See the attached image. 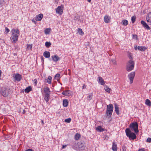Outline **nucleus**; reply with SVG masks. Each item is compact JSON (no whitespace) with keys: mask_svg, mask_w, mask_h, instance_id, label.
<instances>
[{"mask_svg":"<svg viewBox=\"0 0 151 151\" xmlns=\"http://www.w3.org/2000/svg\"><path fill=\"white\" fill-rule=\"evenodd\" d=\"M25 151H34L33 150H32L29 149Z\"/></svg>","mask_w":151,"mask_h":151,"instance_id":"55","label":"nucleus"},{"mask_svg":"<svg viewBox=\"0 0 151 151\" xmlns=\"http://www.w3.org/2000/svg\"><path fill=\"white\" fill-rule=\"evenodd\" d=\"M135 50H136L137 49V47L136 46V47H135Z\"/></svg>","mask_w":151,"mask_h":151,"instance_id":"60","label":"nucleus"},{"mask_svg":"<svg viewBox=\"0 0 151 151\" xmlns=\"http://www.w3.org/2000/svg\"><path fill=\"white\" fill-rule=\"evenodd\" d=\"M12 31H14V32L17 33V34H19V29H13L12 30Z\"/></svg>","mask_w":151,"mask_h":151,"instance_id":"38","label":"nucleus"},{"mask_svg":"<svg viewBox=\"0 0 151 151\" xmlns=\"http://www.w3.org/2000/svg\"><path fill=\"white\" fill-rule=\"evenodd\" d=\"M78 31L79 35H84V32H83L82 29L78 28Z\"/></svg>","mask_w":151,"mask_h":151,"instance_id":"31","label":"nucleus"},{"mask_svg":"<svg viewBox=\"0 0 151 151\" xmlns=\"http://www.w3.org/2000/svg\"><path fill=\"white\" fill-rule=\"evenodd\" d=\"M78 148L81 150L83 149L84 148V144L82 142H78Z\"/></svg>","mask_w":151,"mask_h":151,"instance_id":"12","label":"nucleus"},{"mask_svg":"<svg viewBox=\"0 0 151 151\" xmlns=\"http://www.w3.org/2000/svg\"><path fill=\"white\" fill-rule=\"evenodd\" d=\"M134 62L131 60H130L127 63V70L129 72L132 70L134 67Z\"/></svg>","mask_w":151,"mask_h":151,"instance_id":"2","label":"nucleus"},{"mask_svg":"<svg viewBox=\"0 0 151 151\" xmlns=\"http://www.w3.org/2000/svg\"><path fill=\"white\" fill-rule=\"evenodd\" d=\"M34 83L35 84V85L36 86L37 83V80L36 79H35L34 80Z\"/></svg>","mask_w":151,"mask_h":151,"instance_id":"49","label":"nucleus"},{"mask_svg":"<svg viewBox=\"0 0 151 151\" xmlns=\"http://www.w3.org/2000/svg\"><path fill=\"white\" fill-rule=\"evenodd\" d=\"M122 24L124 25H127L128 24L127 20L125 19L122 20Z\"/></svg>","mask_w":151,"mask_h":151,"instance_id":"33","label":"nucleus"},{"mask_svg":"<svg viewBox=\"0 0 151 151\" xmlns=\"http://www.w3.org/2000/svg\"><path fill=\"white\" fill-rule=\"evenodd\" d=\"M47 82L49 84H51L52 80V77L50 76H49L48 78L46 79Z\"/></svg>","mask_w":151,"mask_h":151,"instance_id":"29","label":"nucleus"},{"mask_svg":"<svg viewBox=\"0 0 151 151\" xmlns=\"http://www.w3.org/2000/svg\"><path fill=\"white\" fill-rule=\"evenodd\" d=\"M138 151H145L144 149L143 148H142L141 149H140L138 150Z\"/></svg>","mask_w":151,"mask_h":151,"instance_id":"48","label":"nucleus"},{"mask_svg":"<svg viewBox=\"0 0 151 151\" xmlns=\"http://www.w3.org/2000/svg\"><path fill=\"white\" fill-rule=\"evenodd\" d=\"M130 128L132 129L136 133L138 132V124L137 122L133 123L130 125Z\"/></svg>","mask_w":151,"mask_h":151,"instance_id":"3","label":"nucleus"},{"mask_svg":"<svg viewBox=\"0 0 151 151\" xmlns=\"http://www.w3.org/2000/svg\"><path fill=\"white\" fill-rule=\"evenodd\" d=\"M60 76V75L59 73H57L55 76V79L58 81L59 79Z\"/></svg>","mask_w":151,"mask_h":151,"instance_id":"34","label":"nucleus"},{"mask_svg":"<svg viewBox=\"0 0 151 151\" xmlns=\"http://www.w3.org/2000/svg\"><path fill=\"white\" fill-rule=\"evenodd\" d=\"M132 38L133 39H134L135 40H137V35H132Z\"/></svg>","mask_w":151,"mask_h":151,"instance_id":"43","label":"nucleus"},{"mask_svg":"<svg viewBox=\"0 0 151 151\" xmlns=\"http://www.w3.org/2000/svg\"><path fill=\"white\" fill-rule=\"evenodd\" d=\"M32 47V45L27 44V48L28 49H31Z\"/></svg>","mask_w":151,"mask_h":151,"instance_id":"40","label":"nucleus"},{"mask_svg":"<svg viewBox=\"0 0 151 151\" xmlns=\"http://www.w3.org/2000/svg\"><path fill=\"white\" fill-rule=\"evenodd\" d=\"M62 94L63 95L69 96L72 95V92L70 90H66L63 92Z\"/></svg>","mask_w":151,"mask_h":151,"instance_id":"8","label":"nucleus"},{"mask_svg":"<svg viewBox=\"0 0 151 151\" xmlns=\"http://www.w3.org/2000/svg\"><path fill=\"white\" fill-rule=\"evenodd\" d=\"M86 88V86L85 84H84L82 87L83 89H84Z\"/></svg>","mask_w":151,"mask_h":151,"instance_id":"52","label":"nucleus"},{"mask_svg":"<svg viewBox=\"0 0 151 151\" xmlns=\"http://www.w3.org/2000/svg\"><path fill=\"white\" fill-rule=\"evenodd\" d=\"M68 101L67 99L64 100L63 101V105L64 107H67L68 105Z\"/></svg>","mask_w":151,"mask_h":151,"instance_id":"23","label":"nucleus"},{"mask_svg":"<svg viewBox=\"0 0 151 151\" xmlns=\"http://www.w3.org/2000/svg\"><path fill=\"white\" fill-rule=\"evenodd\" d=\"M32 22H33V23H34L35 24H36V22L35 20L33 19H32Z\"/></svg>","mask_w":151,"mask_h":151,"instance_id":"53","label":"nucleus"},{"mask_svg":"<svg viewBox=\"0 0 151 151\" xmlns=\"http://www.w3.org/2000/svg\"><path fill=\"white\" fill-rule=\"evenodd\" d=\"M122 151H126V147L124 145L122 147Z\"/></svg>","mask_w":151,"mask_h":151,"instance_id":"44","label":"nucleus"},{"mask_svg":"<svg viewBox=\"0 0 151 151\" xmlns=\"http://www.w3.org/2000/svg\"><path fill=\"white\" fill-rule=\"evenodd\" d=\"M99 81L98 82L100 84L102 85H104L105 84V82L104 80L101 77H98Z\"/></svg>","mask_w":151,"mask_h":151,"instance_id":"16","label":"nucleus"},{"mask_svg":"<svg viewBox=\"0 0 151 151\" xmlns=\"http://www.w3.org/2000/svg\"><path fill=\"white\" fill-rule=\"evenodd\" d=\"M63 10H56V13L58 14L59 15L61 14L63 12Z\"/></svg>","mask_w":151,"mask_h":151,"instance_id":"37","label":"nucleus"},{"mask_svg":"<svg viewBox=\"0 0 151 151\" xmlns=\"http://www.w3.org/2000/svg\"><path fill=\"white\" fill-rule=\"evenodd\" d=\"M43 15L42 14H40L37 15L36 16L35 19L36 21H40L43 17Z\"/></svg>","mask_w":151,"mask_h":151,"instance_id":"10","label":"nucleus"},{"mask_svg":"<svg viewBox=\"0 0 151 151\" xmlns=\"http://www.w3.org/2000/svg\"><path fill=\"white\" fill-rule=\"evenodd\" d=\"M125 132L126 135L129 138L133 140L134 139L136 138L135 134L133 132H131L129 128H127L125 130Z\"/></svg>","mask_w":151,"mask_h":151,"instance_id":"1","label":"nucleus"},{"mask_svg":"<svg viewBox=\"0 0 151 151\" xmlns=\"http://www.w3.org/2000/svg\"><path fill=\"white\" fill-rule=\"evenodd\" d=\"M113 106L111 104H110L109 105L107 106V110L111 111H113Z\"/></svg>","mask_w":151,"mask_h":151,"instance_id":"13","label":"nucleus"},{"mask_svg":"<svg viewBox=\"0 0 151 151\" xmlns=\"http://www.w3.org/2000/svg\"><path fill=\"white\" fill-rule=\"evenodd\" d=\"M51 58L55 62H57L59 60L60 58L56 55L52 56Z\"/></svg>","mask_w":151,"mask_h":151,"instance_id":"14","label":"nucleus"},{"mask_svg":"<svg viewBox=\"0 0 151 151\" xmlns=\"http://www.w3.org/2000/svg\"><path fill=\"white\" fill-rule=\"evenodd\" d=\"M131 20L132 23H134L135 21V18L134 17H132L131 18Z\"/></svg>","mask_w":151,"mask_h":151,"instance_id":"42","label":"nucleus"},{"mask_svg":"<svg viewBox=\"0 0 151 151\" xmlns=\"http://www.w3.org/2000/svg\"><path fill=\"white\" fill-rule=\"evenodd\" d=\"M88 96H87V98L88 100H90L92 98L93 94L92 93H90L88 94Z\"/></svg>","mask_w":151,"mask_h":151,"instance_id":"35","label":"nucleus"},{"mask_svg":"<svg viewBox=\"0 0 151 151\" xmlns=\"http://www.w3.org/2000/svg\"><path fill=\"white\" fill-rule=\"evenodd\" d=\"M147 22L149 25L151 24V12H149L147 14L146 18Z\"/></svg>","mask_w":151,"mask_h":151,"instance_id":"7","label":"nucleus"},{"mask_svg":"<svg viewBox=\"0 0 151 151\" xmlns=\"http://www.w3.org/2000/svg\"><path fill=\"white\" fill-rule=\"evenodd\" d=\"M71 121V119L70 118H69L65 120V122L66 123H69Z\"/></svg>","mask_w":151,"mask_h":151,"instance_id":"39","label":"nucleus"},{"mask_svg":"<svg viewBox=\"0 0 151 151\" xmlns=\"http://www.w3.org/2000/svg\"><path fill=\"white\" fill-rule=\"evenodd\" d=\"M115 111L117 115H119V107L116 104H115Z\"/></svg>","mask_w":151,"mask_h":151,"instance_id":"24","label":"nucleus"},{"mask_svg":"<svg viewBox=\"0 0 151 151\" xmlns=\"http://www.w3.org/2000/svg\"><path fill=\"white\" fill-rule=\"evenodd\" d=\"M1 93L4 97H7L9 94L8 90L6 89H3L1 91Z\"/></svg>","mask_w":151,"mask_h":151,"instance_id":"6","label":"nucleus"},{"mask_svg":"<svg viewBox=\"0 0 151 151\" xmlns=\"http://www.w3.org/2000/svg\"><path fill=\"white\" fill-rule=\"evenodd\" d=\"M63 9V5L58 6L56 9Z\"/></svg>","mask_w":151,"mask_h":151,"instance_id":"41","label":"nucleus"},{"mask_svg":"<svg viewBox=\"0 0 151 151\" xmlns=\"http://www.w3.org/2000/svg\"><path fill=\"white\" fill-rule=\"evenodd\" d=\"M43 56L46 58H49L50 56V52L48 51H45L43 53Z\"/></svg>","mask_w":151,"mask_h":151,"instance_id":"17","label":"nucleus"},{"mask_svg":"<svg viewBox=\"0 0 151 151\" xmlns=\"http://www.w3.org/2000/svg\"><path fill=\"white\" fill-rule=\"evenodd\" d=\"M89 2H90L91 1V0H87Z\"/></svg>","mask_w":151,"mask_h":151,"instance_id":"59","label":"nucleus"},{"mask_svg":"<svg viewBox=\"0 0 151 151\" xmlns=\"http://www.w3.org/2000/svg\"><path fill=\"white\" fill-rule=\"evenodd\" d=\"M41 122H42V124H44V122L43 121V120H41Z\"/></svg>","mask_w":151,"mask_h":151,"instance_id":"57","label":"nucleus"},{"mask_svg":"<svg viewBox=\"0 0 151 151\" xmlns=\"http://www.w3.org/2000/svg\"><path fill=\"white\" fill-rule=\"evenodd\" d=\"M135 75V73L134 72H131L128 75V77L129 78L130 81V83L131 84L133 83V79Z\"/></svg>","mask_w":151,"mask_h":151,"instance_id":"5","label":"nucleus"},{"mask_svg":"<svg viewBox=\"0 0 151 151\" xmlns=\"http://www.w3.org/2000/svg\"><path fill=\"white\" fill-rule=\"evenodd\" d=\"M51 29L50 28H46L44 30V32L45 34H49L50 32Z\"/></svg>","mask_w":151,"mask_h":151,"instance_id":"28","label":"nucleus"},{"mask_svg":"<svg viewBox=\"0 0 151 151\" xmlns=\"http://www.w3.org/2000/svg\"><path fill=\"white\" fill-rule=\"evenodd\" d=\"M44 92L45 93V94H46L47 93H50V91L49 88H45L44 90Z\"/></svg>","mask_w":151,"mask_h":151,"instance_id":"32","label":"nucleus"},{"mask_svg":"<svg viewBox=\"0 0 151 151\" xmlns=\"http://www.w3.org/2000/svg\"><path fill=\"white\" fill-rule=\"evenodd\" d=\"M5 30L6 32V34H7L10 31L9 29L7 27H6Z\"/></svg>","mask_w":151,"mask_h":151,"instance_id":"45","label":"nucleus"},{"mask_svg":"<svg viewBox=\"0 0 151 151\" xmlns=\"http://www.w3.org/2000/svg\"><path fill=\"white\" fill-rule=\"evenodd\" d=\"M111 62H112L113 64L115 65L116 64V60L115 59H113L111 60Z\"/></svg>","mask_w":151,"mask_h":151,"instance_id":"46","label":"nucleus"},{"mask_svg":"<svg viewBox=\"0 0 151 151\" xmlns=\"http://www.w3.org/2000/svg\"><path fill=\"white\" fill-rule=\"evenodd\" d=\"M96 130L100 132H103L105 130L104 129L102 128L101 126H99L96 127Z\"/></svg>","mask_w":151,"mask_h":151,"instance_id":"22","label":"nucleus"},{"mask_svg":"<svg viewBox=\"0 0 151 151\" xmlns=\"http://www.w3.org/2000/svg\"><path fill=\"white\" fill-rule=\"evenodd\" d=\"M41 60H42V62H43L44 61V58L42 56L41 57Z\"/></svg>","mask_w":151,"mask_h":151,"instance_id":"50","label":"nucleus"},{"mask_svg":"<svg viewBox=\"0 0 151 151\" xmlns=\"http://www.w3.org/2000/svg\"><path fill=\"white\" fill-rule=\"evenodd\" d=\"M145 104L147 105L150 106H151V102L148 99H146L145 100Z\"/></svg>","mask_w":151,"mask_h":151,"instance_id":"27","label":"nucleus"},{"mask_svg":"<svg viewBox=\"0 0 151 151\" xmlns=\"http://www.w3.org/2000/svg\"><path fill=\"white\" fill-rule=\"evenodd\" d=\"M81 135L79 133H76L74 136V139L76 140H78L80 138Z\"/></svg>","mask_w":151,"mask_h":151,"instance_id":"25","label":"nucleus"},{"mask_svg":"<svg viewBox=\"0 0 151 151\" xmlns=\"http://www.w3.org/2000/svg\"><path fill=\"white\" fill-rule=\"evenodd\" d=\"M18 35L14 33L13 32L12 33V35L11 37V40H12L13 42L15 43L18 40Z\"/></svg>","mask_w":151,"mask_h":151,"instance_id":"4","label":"nucleus"},{"mask_svg":"<svg viewBox=\"0 0 151 151\" xmlns=\"http://www.w3.org/2000/svg\"><path fill=\"white\" fill-rule=\"evenodd\" d=\"M147 142H151V138H148L147 139Z\"/></svg>","mask_w":151,"mask_h":151,"instance_id":"47","label":"nucleus"},{"mask_svg":"<svg viewBox=\"0 0 151 151\" xmlns=\"http://www.w3.org/2000/svg\"><path fill=\"white\" fill-rule=\"evenodd\" d=\"M45 45L47 47H49L51 45V43L50 42H46Z\"/></svg>","mask_w":151,"mask_h":151,"instance_id":"36","label":"nucleus"},{"mask_svg":"<svg viewBox=\"0 0 151 151\" xmlns=\"http://www.w3.org/2000/svg\"><path fill=\"white\" fill-rule=\"evenodd\" d=\"M137 49L139 50L142 51H144L147 49V48L144 46H138Z\"/></svg>","mask_w":151,"mask_h":151,"instance_id":"19","label":"nucleus"},{"mask_svg":"<svg viewBox=\"0 0 151 151\" xmlns=\"http://www.w3.org/2000/svg\"><path fill=\"white\" fill-rule=\"evenodd\" d=\"M66 146V145H63V147H62V148H65Z\"/></svg>","mask_w":151,"mask_h":151,"instance_id":"54","label":"nucleus"},{"mask_svg":"<svg viewBox=\"0 0 151 151\" xmlns=\"http://www.w3.org/2000/svg\"><path fill=\"white\" fill-rule=\"evenodd\" d=\"M14 78L17 81H20L22 79L21 76L19 73H17L15 75Z\"/></svg>","mask_w":151,"mask_h":151,"instance_id":"11","label":"nucleus"},{"mask_svg":"<svg viewBox=\"0 0 151 151\" xmlns=\"http://www.w3.org/2000/svg\"><path fill=\"white\" fill-rule=\"evenodd\" d=\"M110 17L106 15L104 17V21L105 23H108L109 22Z\"/></svg>","mask_w":151,"mask_h":151,"instance_id":"18","label":"nucleus"},{"mask_svg":"<svg viewBox=\"0 0 151 151\" xmlns=\"http://www.w3.org/2000/svg\"><path fill=\"white\" fill-rule=\"evenodd\" d=\"M25 110H24L23 111V113L24 114L25 113Z\"/></svg>","mask_w":151,"mask_h":151,"instance_id":"58","label":"nucleus"},{"mask_svg":"<svg viewBox=\"0 0 151 151\" xmlns=\"http://www.w3.org/2000/svg\"><path fill=\"white\" fill-rule=\"evenodd\" d=\"M112 149L113 151H117V145L114 142L113 143Z\"/></svg>","mask_w":151,"mask_h":151,"instance_id":"21","label":"nucleus"},{"mask_svg":"<svg viewBox=\"0 0 151 151\" xmlns=\"http://www.w3.org/2000/svg\"><path fill=\"white\" fill-rule=\"evenodd\" d=\"M129 59H132V57L131 55H129Z\"/></svg>","mask_w":151,"mask_h":151,"instance_id":"56","label":"nucleus"},{"mask_svg":"<svg viewBox=\"0 0 151 151\" xmlns=\"http://www.w3.org/2000/svg\"><path fill=\"white\" fill-rule=\"evenodd\" d=\"M112 112L113 111H112L106 110V113L107 115V117L108 118H109L111 117Z\"/></svg>","mask_w":151,"mask_h":151,"instance_id":"15","label":"nucleus"},{"mask_svg":"<svg viewBox=\"0 0 151 151\" xmlns=\"http://www.w3.org/2000/svg\"><path fill=\"white\" fill-rule=\"evenodd\" d=\"M32 90V88L30 86L27 87L24 90L25 93H28Z\"/></svg>","mask_w":151,"mask_h":151,"instance_id":"26","label":"nucleus"},{"mask_svg":"<svg viewBox=\"0 0 151 151\" xmlns=\"http://www.w3.org/2000/svg\"><path fill=\"white\" fill-rule=\"evenodd\" d=\"M141 24L143 26L146 28L147 29L150 30V27H149L147 24L144 21H141Z\"/></svg>","mask_w":151,"mask_h":151,"instance_id":"9","label":"nucleus"},{"mask_svg":"<svg viewBox=\"0 0 151 151\" xmlns=\"http://www.w3.org/2000/svg\"><path fill=\"white\" fill-rule=\"evenodd\" d=\"M4 1L3 0H0V4H2Z\"/></svg>","mask_w":151,"mask_h":151,"instance_id":"51","label":"nucleus"},{"mask_svg":"<svg viewBox=\"0 0 151 151\" xmlns=\"http://www.w3.org/2000/svg\"><path fill=\"white\" fill-rule=\"evenodd\" d=\"M50 95L49 93H47L45 94V97L44 99L46 102H47L50 99Z\"/></svg>","mask_w":151,"mask_h":151,"instance_id":"20","label":"nucleus"},{"mask_svg":"<svg viewBox=\"0 0 151 151\" xmlns=\"http://www.w3.org/2000/svg\"><path fill=\"white\" fill-rule=\"evenodd\" d=\"M104 89L105 90V91L109 93H110V91L111 90V89L109 88L108 86L106 85H105L104 86Z\"/></svg>","mask_w":151,"mask_h":151,"instance_id":"30","label":"nucleus"}]
</instances>
